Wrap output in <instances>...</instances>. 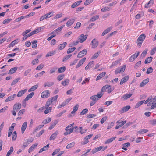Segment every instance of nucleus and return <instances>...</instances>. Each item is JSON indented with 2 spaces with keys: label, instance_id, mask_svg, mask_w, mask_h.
Here are the masks:
<instances>
[{
  "label": "nucleus",
  "instance_id": "nucleus-1",
  "mask_svg": "<svg viewBox=\"0 0 156 156\" xmlns=\"http://www.w3.org/2000/svg\"><path fill=\"white\" fill-rule=\"evenodd\" d=\"M103 93L101 92L100 94H98L97 95H93L90 98V99L92 101L96 102L103 95Z\"/></svg>",
  "mask_w": 156,
  "mask_h": 156
},
{
  "label": "nucleus",
  "instance_id": "nucleus-2",
  "mask_svg": "<svg viewBox=\"0 0 156 156\" xmlns=\"http://www.w3.org/2000/svg\"><path fill=\"white\" fill-rule=\"evenodd\" d=\"M87 35H84L83 34L80 35L78 37V40L81 43H83L87 39Z\"/></svg>",
  "mask_w": 156,
  "mask_h": 156
},
{
  "label": "nucleus",
  "instance_id": "nucleus-3",
  "mask_svg": "<svg viewBox=\"0 0 156 156\" xmlns=\"http://www.w3.org/2000/svg\"><path fill=\"white\" fill-rule=\"evenodd\" d=\"M50 96V93L48 90H46L43 92L41 94V97L42 98H45Z\"/></svg>",
  "mask_w": 156,
  "mask_h": 156
},
{
  "label": "nucleus",
  "instance_id": "nucleus-4",
  "mask_svg": "<svg viewBox=\"0 0 156 156\" xmlns=\"http://www.w3.org/2000/svg\"><path fill=\"white\" fill-rule=\"evenodd\" d=\"M87 53V50L84 49L80 51L78 54L77 57L78 58H80L86 55Z\"/></svg>",
  "mask_w": 156,
  "mask_h": 156
},
{
  "label": "nucleus",
  "instance_id": "nucleus-5",
  "mask_svg": "<svg viewBox=\"0 0 156 156\" xmlns=\"http://www.w3.org/2000/svg\"><path fill=\"white\" fill-rule=\"evenodd\" d=\"M140 52H137L136 55V54L133 55L129 59V62H132L139 55Z\"/></svg>",
  "mask_w": 156,
  "mask_h": 156
},
{
  "label": "nucleus",
  "instance_id": "nucleus-6",
  "mask_svg": "<svg viewBox=\"0 0 156 156\" xmlns=\"http://www.w3.org/2000/svg\"><path fill=\"white\" fill-rule=\"evenodd\" d=\"M98 44V42L95 39H93L91 42V44L92 45V48H95L97 47Z\"/></svg>",
  "mask_w": 156,
  "mask_h": 156
},
{
  "label": "nucleus",
  "instance_id": "nucleus-7",
  "mask_svg": "<svg viewBox=\"0 0 156 156\" xmlns=\"http://www.w3.org/2000/svg\"><path fill=\"white\" fill-rule=\"evenodd\" d=\"M21 107V104L18 103L15 104L13 106V109L15 110L16 111H18L20 109Z\"/></svg>",
  "mask_w": 156,
  "mask_h": 156
},
{
  "label": "nucleus",
  "instance_id": "nucleus-8",
  "mask_svg": "<svg viewBox=\"0 0 156 156\" xmlns=\"http://www.w3.org/2000/svg\"><path fill=\"white\" fill-rule=\"evenodd\" d=\"M130 108V107L129 105H128L122 108L121 110H120V112L121 114L123 113L128 111L129 109Z\"/></svg>",
  "mask_w": 156,
  "mask_h": 156
},
{
  "label": "nucleus",
  "instance_id": "nucleus-9",
  "mask_svg": "<svg viewBox=\"0 0 156 156\" xmlns=\"http://www.w3.org/2000/svg\"><path fill=\"white\" fill-rule=\"evenodd\" d=\"M132 94H133L132 93H130L129 94H125L122 96L121 99L124 100H126L131 97Z\"/></svg>",
  "mask_w": 156,
  "mask_h": 156
},
{
  "label": "nucleus",
  "instance_id": "nucleus-10",
  "mask_svg": "<svg viewBox=\"0 0 156 156\" xmlns=\"http://www.w3.org/2000/svg\"><path fill=\"white\" fill-rule=\"evenodd\" d=\"M34 92H32L28 95L25 98L24 100V102H26V101L30 99L34 95Z\"/></svg>",
  "mask_w": 156,
  "mask_h": 156
},
{
  "label": "nucleus",
  "instance_id": "nucleus-11",
  "mask_svg": "<svg viewBox=\"0 0 156 156\" xmlns=\"http://www.w3.org/2000/svg\"><path fill=\"white\" fill-rule=\"evenodd\" d=\"M103 148V146H101L100 147H99L93 149L92 151H91V152L92 153V154H94L97 152H98L100 151L101 150H102V148Z\"/></svg>",
  "mask_w": 156,
  "mask_h": 156
},
{
  "label": "nucleus",
  "instance_id": "nucleus-12",
  "mask_svg": "<svg viewBox=\"0 0 156 156\" xmlns=\"http://www.w3.org/2000/svg\"><path fill=\"white\" fill-rule=\"evenodd\" d=\"M27 89H25L23 90L19 91L17 95V96L18 97H20L23 96L25 92L27 91Z\"/></svg>",
  "mask_w": 156,
  "mask_h": 156
},
{
  "label": "nucleus",
  "instance_id": "nucleus-13",
  "mask_svg": "<svg viewBox=\"0 0 156 156\" xmlns=\"http://www.w3.org/2000/svg\"><path fill=\"white\" fill-rule=\"evenodd\" d=\"M86 59V58L85 57L83 58H82L81 60H80L78 64L76 66V68H78V67L80 66L82 64L84 63V62L85 61Z\"/></svg>",
  "mask_w": 156,
  "mask_h": 156
},
{
  "label": "nucleus",
  "instance_id": "nucleus-14",
  "mask_svg": "<svg viewBox=\"0 0 156 156\" xmlns=\"http://www.w3.org/2000/svg\"><path fill=\"white\" fill-rule=\"evenodd\" d=\"M129 79V77L128 76H126L122 78L121 80L120 83V85H122L124 83L128 81Z\"/></svg>",
  "mask_w": 156,
  "mask_h": 156
},
{
  "label": "nucleus",
  "instance_id": "nucleus-15",
  "mask_svg": "<svg viewBox=\"0 0 156 156\" xmlns=\"http://www.w3.org/2000/svg\"><path fill=\"white\" fill-rule=\"evenodd\" d=\"M75 19L72 18L69 20L66 23V25L67 27H69L71 26L74 22Z\"/></svg>",
  "mask_w": 156,
  "mask_h": 156
},
{
  "label": "nucleus",
  "instance_id": "nucleus-16",
  "mask_svg": "<svg viewBox=\"0 0 156 156\" xmlns=\"http://www.w3.org/2000/svg\"><path fill=\"white\" fill-rule=\"evenodd\" d=\"M27 122H25L23 124L21 128V132L22 134L25 131L27 126Z\"/></svg>",
  "mask_w": 156,
  "mask_h": 156
},
{
  "label": "nucleus",
  "instance_id": "nucleus-17",
  "mask_svg": "<svg viewBox=\"0 0 156 156\" xmlns=\"http://www.w3.org/2000/svg\"><path fill=\"white\" fill-rule=\"evenodd\" d=\"M54 84V82H50L48 81L44 83V87H49L53 85Z\"/></svg>",
  "mask_w": 156,
  "mask_h": 156
},
{
  "label": "nucleus",
  "instance_id": "nucleus-18",
  "mask_svg": "<svg viewBox=\"0 0 156 156\" xmlns=\"http://www.w3.org/2000/svg\"><path fill=\"white\" fill-rule=\"evenodd\" d=\"M82 2V1L79 0L73 3L71 5V7L72 8H74L78 6L80 3Z\"/></svg>",
  "mask_w": 156,
  "mask_h": 156
},
{
  "label": "nucleus",
  "instance_id": "nucleus-19",
  "mask_svg": "<svg viewBox=\"0 0 156 156\" xmlns=\"http://www.w3.org/2000/svg\"><path fill=\"white\" fill-rule=\"evenodd\" d=\"M149 81V79L147 78L145 80H144L141 83L140 86L141 87H143Z\"/></svg>",
  "mask_w": 156,
  "mask_h": 156
},
{
  "label": "nucleus",
  "instance_id": "nucleus-20",
  "mask_svg": "<svg viewBox=\"0 0 156 156\" xmlns=\"http://www.w3.org/2000/svg\"><path fill=\"white\" fill-rule=\"evenodd\" d=\"M18 69V67H16L13 68H11L10 70L9 71L8 74H11L14 73Z\"/></svg>",
  "mask_w": 156,
  "mask_h": 156
},
{
  "label": "nucleus",
  "instance_id": "nucleus-21",
  "mask_svg": "<svg viewBox=\"0 0 156 156\" xmlns=\"http://www.w3.org/2000/svg\"><path fill=\"white\" fill-rule=\"evenodd\" d=\"M38 145V143H36L32 145L28 150V151L29 153L31 152Z\"/></svg>",
  "mask_w": 156,
  "mask_h": 156
},
{
  "label": "nucleus",
  "instance_id": "nucleus-22",
  "mask_svg": "<svg viewBox=\"0 0 156 156\" xmlns=\"http://www.w3.org/2000/svg\"><path fill=\"white\" fill-rule=\"evenodd\" d=\"M67 44V43L66 42H64L62 44H60L58 46V50H60L63 49L65 47Z\"/></svg>",
  "mask_w": 156,
  "mask_h": 156
},
{
  "label": "nucleus",
  "instance_id": "nucleus-23",
  "mask_svg": "<svg viewBox=\"0 0 156 156\" xmlns=\"http://www.w3.org/2000/svg\"><path fill=\"white\" fill-rule=\"evenodd\" d=\"M154 3V1L153 0H150L145 5V7L146 8H148L151 6Z\"/></svg>",
  "mask_w": 156,
  "mask_h": 156
},
{
  "label": "nucleus",
  "instance_id": "nucleus-24",
  "mask_svg": "<svg viewBox=\"0 0 156 156\" xmlns=\"http://www.w3.org/2000/svg\"><path fill=\"white\" fill-rule=\"evenodd\" d=\"M49 147V144H48L47 145L45 146L44 147L40 149L39 151V153H40L43 151L47 150Z\"/></svg>",
  "mask_w": 156,
  "mask_h": 156
},
{
  "label": "nucleus",
  "instance_id": "nucleus-25",
  "mask_svg": "<svg viewBox=\"0 0 156 156\" xmlns=\"http://www.w3.org/2000/svg\"><path fill=\"white\" fill-rule=\"evenodd\" d=\"M112 27H108L105 30L102 34V36H103L105 34L108 33L112 29Z\"/></svg>",
  "mask_w": 156,
  "mask_h": 156
},
{
  "label": "nucleus",
  "instance_id": "nucleus-26",
  "mask_svg": "<svg viewBox=\"0 0 156 156\" xmlns=\"http://www.w3.org/2000/svg\"><path fill=\"white\" fill-rule=\"evenodd\" d=\"M58 133V132L56 131L55 132L53 133L50 137V140H52L55 139L57 136Z\"/></svg>",
  "mask_w": 156,
  "mask_h": 156
},
{
  "label": "nucleus",
  "instance_id": "nucleus-27",
  "mask_svg": "<svg viewBox=\"0 0 156 156\" xmlns=\"http://www.w3.org/2000/svg\"><path fill=\"white\" fill-rule=\"evenodd\" d=\"M106 73L105 72H103L102 73H101L97 76V78L96 79V80L97 81L98 80L102 78L104 76Z\"/></svg>",
  "mask_w": 156,
  "mask_h": 156
},
{
  "label": "nucleus",
  "instance_id": "nucleus-28",
  "mask_svg": "<svg viewBox=\"0 0 156 156\" xmlns=\"http://www.w3.org/2000/svg\"><path fill=\"white\" fill-rule=\"evenodd\" d=\"M58 123V121L57 120L51 123V124L49 127L48 129L49 130L51 129Z\"/></svg>",
  "mask_w": 156,
  "mask_h": 156
},
{
  "label": "nucleus",
  "instance_id": "nucleus-29",
  "mask_svg": "<svg viewBox=\"0 0 156 156\" xmlns=\"http://www.w3.org/2000/svg\"><path fill=\"white\" fill-rule=\"evenodd\" d=\"M93 62V61L90 62L85 67V69L86 70H87L89 69L90 68H91L92 67Z\"/></svg>",
  "mask_w": 156,
  "mask_h": 156
},
{
  "label": "nucleus",
  "instance_id": "nucleus-30",
  "mask_svg": "<svg viewBox=\"0 0 156 156\" xmlns=\"http://www.w3.org/2000/svg\"><path fill=\"white\" fill-rule=\"evenodd\" d=\"M116 137V136L112 137L111 138L108 139L105 143V144H109L112 142Z\"/></svg>",
  "mask_w": 156,
  "mask_h": 156
},
{
  "label": "nucleus",
  "instance_id": "nucleus-31",
  "mask_svg": "<svg viewBox=\"0 0 156 156\" xmlns=\"http://www.w3.org/2000/svg\"><path fill=\"white\" fill-rule=\"evenodd\" d=\"M38 87V85L37 84L32 86L31 88H30L28 90V92H30L35 90Z\"/></svg>",
  "mask_w": 156,
  "mask_h": 156
},
{
  "label": "nucleus",
  "instance_id": "nucleus-32",
  "mask_svg": "<svg viewBox=\"0 0 156 156\" xmlns=\"http://www.w3.org/2000/svg\"><path fill=\"white\" fill-rule=\"evenodd\" d=\"M153 58L152 57H149L147 58L144 62V63L145 64L149 63H150L151 62V61Z\"/></svg>",
  "mask_w": 156,
  "mask_h": 156
},
{
  "label": "nucleus",
  "instance_id": "nucleus-33",
  "mask_svg": "<svg viewBox=\"0 0 156 156\" xmlns=\"http://www.w3.org/2000/svg\"><path fill=\"white\" fill-rule=\"evenodd\" d=\"M17 137V133L16 131H14L12 135V139L13 141L16 140Z\"/></svg>",
  "mask_w": 156,
  "mask_h": 156
},
{
  "label": "nucleus",
  "instance_id": "nucleus-34",
  "mask_svg": "<svg viewBox=\"0 0 156 156\" xmlns=\"http://www.w3.org/2000/svg\"><path fill=\"white\" fill-rule=\"evenodd\" d=\"M51 118H48L45 119L42 122V123L44 124H46L49 123L51 121Z\"/></svg>",
  "mask_w": 156,
  "mask_h": 156
},
{
  "label": "nucleus",
  "instance_id": "nucleus-35",
  "mask_svg": "<svg viewBox=\"0 0 156 156\" xmlns=\"http://www.w3.org/2000/svg\"><path fill=\"white\" fill-rule=\"evenodd\" d=\"M69 82V80L68 79H66L64 81L62 82V84L64 86H66L67 85Z\"/></svg>",
  "mask_w": 156,
  "mask_h": 156
},
{
  "label": "nucleus",
  "instance_id": "nucleus-36",
  "mask_svg": "<svg viewBox=\"0 0 156 156\" xmlns=\"http://www.w3.org/2000/svg\"><path fill=\"white\" fill-rule=\"evenodd\" d=\"M18 42V39H16L12 41L9 45V47H13Z\"/></svg>",
  "mask_w": 156,
  "mask_h": 156
},
{
  "label": "nucleus",
  "instance_id": "nucleus-37",
  "mask_svg": "<svg viewBox=\"0 0 156 156\" xmlns=\"http://www.w3.org/2000/svg\"><path fill=\"white\" fill-rule=\"evenodd\" d=\"M99 17L98 15L94 16L92 17L91 18L90 20V21L94 22L96 20H98Z\"/></svg>",
  "mask_w": 156,
  "mask_h": 156
},
{
  "label": "nucleus",
  "instance_id": "nucleus-38",
  "mask_svg": "<svg viewBox=\"0 0 156 156\" xmlns=\"http://www.w3.org/2000/svg\"><path fill=\"white\" fill-rule=\"evenodd\" d=\"M44 126V125H40L37 127L35 129L34 131L33 132V133H35L37 131L39 130L41 128L43 127Z\"/></svg>",
  "mask_w": 156,
  "mask_h": 156
},
{
  "label": "nucleus",
  "instance_id": "nucleus-39",
  "mask_svg": "<svg viewBox=\"0 0 156 156\" xmlns=\"http://www.w3.org/2000/svg\"><path fill=\"white\" fill-rule=\"evenodd\" d=\"M79 107V105L78 104H76V106H75L73 108V110L72 111L71 113L72 114H73L75 113L76 111L78 109Z\"/></svg>",
  "mask_w": 156,
  "mask_h": 156
},
{
  "label": "nucleus",
  "instance_id": "nucleus-40",
  "mask_svg": "<svg viewBox=\"0 0 156 156\" xmlns=\"http://www.w3.org/2000/svg\"><path fill=\"white\" fill-rule=\"evenodd\" d=\"M52 103V102L51 101L48 99V100L47 101L45 106H44L45 108H49V106Z\"/></svg>",
  "mask_w": 156,
  "mask_h": 156
},
{
  "label": "nucleus",
  "instance_id": "nucleus-41",
  "mask_svg": "<svg viewBox=\"0 0 156 156\" xmlns=\"http://www.w3.org/2000/svg\"><path fill=\"white\" fill-rule=\"evenodd\" d=\"M146 37V36L144 34H142L139 36L138 39L143 41Z\"/></svg>",
  "mask_w": 156,
  "mask_h": 156
},
{
  "label": "nucleus",
  "instance_id": "nucleus-42",
  "mask_svg": "<svg viewBox=\"0 0 156 156\" xmlns=\"http://www.w3.org/2000/svg\"><path fill=\"white\" fill-rule=\"evenodd\" d=\"M66 70L65 67H62L59 68L58 71V73H61L64 72Z\"/></svg>",
  "mask_w": 156,
  "mask_h": 156
},
{
  "label": "nucleus",
  "instance_id": "nucleus-43",
  "mask_svg": "<svg viewBox=\"0 0 156 156\" xmlns=\"http://www.w3.org/2000/svg\"><path fill=\"white\" fill-rule=\"evenodd\" d=\"M13 147L12 146L10 147V150H9L6 154V156H9L13 152Z\"/></svg>",
  "mask_w": 156,
  "mask_h": 156
},
{
  "label": "nucleus",
  "instance_id": "nucleus-44",
  "mask_svg": "<svg viewBox=\"0 0 156 156\" xmlns=\"http://www.w3.org/2000/svg\"><path fill=\"white\" fill-rule=\"evenodd\" d=\"M76 49V48L75 47L70 48L68 50L67 53V54L71 53L74 51Z\"/></svg>",
  "mask_w": 156,
  "mask_h": 156
},
{
  "label": "nucleus",
  "instance_id": "nucleus-45",
  "mask_svg": "<svg viewBox=\"0 0 156 156\" xmlns=\"http://www.w3.org/2000/svg\"><path fill=\"white\" fill-rule=\"evenodd\" d=\"M52 108V107H50L47 108H45L46 109L44 111V113L46 114L50 112L51 111Z\"/></svg>",
  "mask_w": 156,
  "mask_h": 156
},
{
  "label": "nucleus",
  "instance_id": "nucleus-46",
  "mask_svg": "<svg viewBox=\"0 0 156 156\" xmlns=\"http://www.w3.org/2000/svg\"><path fill=\"white\" fill-rule=\"evenodd\" d=\"M75 144L74 142H73L71 143L68 144L66 146V148L67 149H69L71 148L74 146Z\"/></svg>",
  "mask_w": 156,
  "mask_h": 156
},
{
  "label": "nucleus",
  "instance_id": "nucleus-47",
  "mask_svg": "<svg viewBox=\"0 0 156 156\" xmlns=\"http://www.w3.org/2000/svg\"><path fill=\"white\" fill-rule=\"evenodd\" d=\"M108 85L107 89L108 92V93H110L113 90L114 88L112 87L110 85Z\"/></svg>",
  "mask_w": 156,
  "mask_h": 156
},
{
  "label": "nucleus",
  "instance_id": "nucleus-48",
  "mask_svg": "<svg viewBox=\"0 0 156 156\" xmlns=\"http://www.w3.org/2000/svg\"><path fill=\"white\" fill-rule=\"evenodd\" d=\"M144 101H141L138 102L135 106V108H137L141 106L144 102Z\"/></svg>",
  "mask_w": 156,
  "mask_h": 156
},
{
  "label": "nucleus",
  "instance_id": "nucleus-49",
  "mask_svg": "<svg viewBox=\"0 0 156 156\" xmlns=\"http://www.w3.org/2000/svg\"><path fill=\"white\" fill-rule=\"evenodd\" d=\"M20 78H18L16 79H15L12 82V83L11 84V86H13V85L16 84V83H17V82L20 80Z\"/></svg>",
  "mask_w": 156,
  "mask_h": 156
},
{
  "label": "nucleus",
  "instance_id": "nucleus-50",
  "mask_svg": "<svg viewBox=\"0 0 156 156\" xmlns=\"http://www.w3.org/2000/svg\"><path fill=\"white\" fill-rule=\"evenodd\" d=\"M45 72L44 71H43L40 73H37L35 76L36 77H41L44 73Z\"/></svg>",
  "mask_w": 156,
  "mask_h": 156
},
{
  "label": "nucleus",
  "instance_id": "nucleus-51",
  "mask_svg": "<svg viewBox=\"0 0 156 156\" xmlns=\"http://www.w3.org/2000/svg\"><path fill=\"white\" fill-rule=\"evenodd\" d=\"M120 62V60H117L115 62H113L110 66V68H112L113 66H116Z\"/></svg>",
  "mask_w": 156,
  "mask_h": 156
},
{
  "label": "nucleus",
  "instance_id": "nucleus-52",
  "mask_svg": "<svg viewBox=\"0 0 156 156\" xmlns=\"http://www.w3.org/2000/svg\"><path fill=\"white\" fill-rule=\"evenodd\" d=\"M64 27V25H63L60 26V27H58L57 29L55 30V31L56 33H58V32L59 31H60Z\"/></svg>",
  "mask_w": 156,
  "mask_h": 156
},
{
  "label": "nucleus",
  "instance_id": "nucleus-53",
  "mask_svg": "<svg viewBox=\"0 0 156 156\" xmlns=\"http://www.w3.org/2000/svg\"><path fill=\"white\" fill-rule=\"evenodd\" d=\"M58 95H56L55 96H54L51 98H50L49 100H50L52 102V103L54 101L56 100L57 98H58Z\"/></svg>",
  "mask_w": 156,
  "mask_h": 156
},
{
  "label": "nucleus",
  "instance_id": "nucleus-54",
  "mask_svg": "<svg viewBox=\"0 0 156 156\" xmlns=\"http://www.w3.org/2000/svg\"><path fill=\"white\" fill-rule=\"evenodd\" d=\"M148 130L146 129H142L138 131V133L139 134H143L148 132Z\"/></svg>",
  "mask_w": 156,
  "mask_h": 156
},
{
  "label": "nucleus",
  "instance_id": "nucleus-55",
  "mask_svg": "<svg viewBox=\"0 0 156 156\" xmlns=\"http://www.w3.org/2000/svg\"><path fill=\"white\" fill-rule=\"evenodd\" d=\"M58 68L57 67H54L51 69L50 70V73L52 74L54 73L57 69Z\"/></svg>",
  "mask_w": 156,
  "mask_h": 156
},
{
  "label": "nucleus",
  "instance_id": "nucleus-56",
  "mask_svg": "<svg viewBox=\"0 0 156 156\" xmlns=\"http://www.w3.org/2000/svg\"><path fill=\"white\" fill-rule=\"evenodd\" d=\"M48 18V16H47L46 14H45L42 16L40 18V21H43L47 18Z\"/></svg>",
  "mask_w": 156,
  "mask_h": 156
},
{
  "label": "nucleus",
  "instance_id": "nucleus-57",
  "mask_svg": "<svg viewBox=\"0 0 156 156\" xmlns=\"http://www.w3.org/2000/svg\"><path fill=\"white\" fill-rule=\"evenodd\" d=\"M44 132V130H42L40 131L39 133L36 134V137H38L41 136L42 134Z\"/></svg>",
  "mask_w": 156,
  "mask_h": 156
},
{
  "label": "nucleus",
  "instance_id": "nucleus-58",
  "mask_svg": "<svg viewBox=\"0 0 156 156\" xmlns=\"http://www.w3.org/2000/svg\"><path fill=\"white\" fill-rule=\"evenodd\" d=\"M72 56V55H66L65 56L62 60V61L63 62L66 61V60L68 59L71 56Z\"/></svg>",
  "mask_w": 156,
  "mask_h": 156
},
{
  "label": "nucleus",
  "instance_id": "nucleus-59",
  "mask_svg": "<svg viewBox=\"0 0 156 156\" xmlns=\"http://www.w3.org/2000/svg\"><path fill=\"white\" fill-rule=\"evenodd\" d=\"M100 53V51H98L97 53H95L92 57V59H95L97 58L99 55V54Z\"/></svg>",
  "mask_w": 156,
  "mask_h": 156
},
{
  "label": "nucleus",
  "instance_id": "nucleus-60",
  "mask_svg": "<svg viewBox=\"0 0 156 156\" xmlns=\"http://www.w3.org/2000/svg\"><path fill=\"white\" fill-rule=\"evenodd\" d=\"M37 42V40H34L32 42V43L33 44H34L32 45V48H34L37 47V44H36Z\"/></svg>",
  "mask_w": 156,
  "mask_h": 156
},
{
  "label": "nucleus",
  "instance_id": "nucleus-61",
  "mask_svg": "<svg viewBox=\"0 0 156 156\" xmlns=\"http://www.w3.org/2000/svg\"><path fill=\"white\" fill-rule=\"evenodd\" d=\"M152 72V68L151 67H150L147 69L146 73L147 74H149L151 73Z\"/></svg>",
  "mask_w": 156,
  "mask_h": 156
},
{
  "label": "nucleus",
  "instance_id": "nucleus-62",
  "mask_svg": "<svg viewBox=\"0 0 156 156\" xmlns=\"http://www.w3.org/2000/svg\"><path fill=\"white\" fill-rule=\"evenodd\" d=\"M88 111L87 109H83L81 112L80 113V115H83L84 114L86 113Z\"/></svg>",
  "mask_w": 156,
  "mask_h": 156
},
{
  "label": "nucleus",
  "instance_id": "nucleus-63",
  "mask_svg": "<svg viewBox=\"0 0 156 156\" xmlns=\"http://www.w3.org/2000/svg\"><path fill=\"white\" fill-rule=\"evenodd\" d=\"M93 0H86L84 3V4L85 5H87L90 4L93 2Z\"/></svg>",
  "mask_w": 156,
  "mask_h": 156
},
{
  "label": "nucleus",
  "instance_id": "nucleus-64",
  "mask_svg": "<svg viewBox=\"0 0 156 156\" xmlns=\"http://www.w3.org/2000/svg\"><path fill=\"white\" fill-rule=\"evenodd\" d=\"M149 123L150 124L155 125L156 124V119H154L149 121Z\"/></svg>",
  "mask_w": 156,
  "mask_h": 156
}]
</instances>
